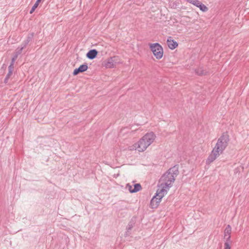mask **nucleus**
<instances>
[{"instance_id": "obj_1", "label": "nucleus", "mask_w": 249, "mask_h": 249, "mask_svg": "<svg viewBox=\"0 0 249 249\" xmlns=\"http://www.w3.org/2000/svg\"><path fill=\"white\" fill-rule=\"evenodd\" d=\"M230 137L227 133H224L218 138L217 141L211 153L206 160V163L210 164L219 156L223 153L224 151L228 145Z\"/></svg>"}, {"instance_id": "obj_2", "label": "nucleus", "mask_w": 249, "mask_h": 249, "mask_svg": "<svg viewBox=\"0 0 249 249\" xmlns=\"http://www.w3.org/2000/svg\"><path fill=\"white\" fill-rule=\"evenodd\" d=\"M178 173L177 167L174 166L170 168L160 178L158 190L162 191L163 193L166 194L170 188L172 186Z\"/></svg>"}, {"instance_id": "obj_3", "label": "nucleus", "mask_w": 249, "mask_h": 249, "mask_svg": "<svg viewBox=\"0 0 249 249\" xmlns=\"http://www.w3.org/2000/svg\"><path fill=\"white\" fill-rule=\"evenodd\" d=\"M156 138L154 132H148L131 146L130 150L137 151L141 153L143 152L155 142Z\"/></svg>"}, {"instance_id": "obj_4", "label": "nucleus", "mask_w": 249, "mask_h": 249, "mask_svg": "<svg viewBox=\"0 0 249 249\" xmlns=\"http://www.w3.org/2000/svg\"><path fill=\"white\" fill-rule=\"evenodd\" d=\"M148 46L150 51L156 59L160 60L163 57L164 54L163 48L160 44L151 43H149Z\"/></svg>"}, {"instance_id": "obj_5", "label": "nucleus", "mask_w": 249, "mask_h": 249, "mask_svg": "<svg viewBox=\"0 0 249 249\" xmlns=\"http://www.w3.org/2000/svg\"><path fill=\"white\" fill-rule=\"evenodd\" d=\"M162 191L157 190L156 196L152 198L150 202V206L152 209L157 208L159 206L162 198L166 195Z\"/></svg>"}, {"instance_id": "obj_6", "label": "nucleus", "mask_w": 249, "mask_h": 249, "mask_svg": "<svg viewBox=\"0 0 249 249\" xmlns=\"http://www.w3.org/2000/svg\"><path fill=\"white\" fill-rule=\"evenodd\" d=\"M126 189H128L130 193H134L141 191L142 187L140 183H137L133 181L126 184Z\"/></svg>"}, {"instance_id": "obj_7", "label": "nucleus", "mask_w": 249, "mask_h": 249, "mask_svg": "<svg viewBox=\"0 0 249 249\" xmlns=\"http://www.w3.org/2000/svg\"><path fill=\"white\" fill-rule=\"evenodd\" d=\"M186 1L199 8L203 12H207L208 10V8L199 0H186Z\"/></svg>"}, {"instance_id": "obj_8", "label": "nucleus", "mask_w": 249, "mask_h": 249, "mask_svg": "<svg viewBox=\"0 0 249 249\" xmlns=\"http://www.w3.org/2000/svg\"><path fill=\"white\" fill-rule=\"evenodd\" d=\"M167 45L168 48L171 50H174L178 46V43L171 36H169L167 38Z\"/></svg>"}, {"instance_id": "obj_9", "label": "nucleus", "mask_w": 249, "mask_h": 249, "mask_svg": "<svg viewBox=\"0 0 249 249\" xmlns=\"http://www.w3.org/2000/svg\"><path fill=\"white\" fill-rule=\"evenodd\" d=\"M104 66L107 69L113 68L115 67V62L113 57L107 59L103 63Z\"/></svg>"}, {"instance_id": "obj_10", "label": "nucleus", "mask_w": 249, "mask_h": 249, "mask_svg": "<svg viewBox=\"0 0 249 249\" xmlns=\"http://www.w3.org/2000/svg\"><path fill=\"white\" fill-rule=\"evenodd\" d=\"M88 69L87 64H84L80 65L78 68L74 70L73 71V75H76L80 72L86 71Z\"/></svg>"}, {"instance_id": "obj_11", "label": "nucleus", "mask_w": 249, "mask_h": 249, "mask_svg": "<svg viewBox=\"0 0 249 249\" xmlns=\"http://www.w3.org/2000/svg\"><path fill=\"white\" fill-rule=\"evenodd\" d=\"M97 54L98 52L96 50L93 49L89 51L87 53L86 56L88 58L93 59L97 56Z\"/></svg>"}, {"instance_id": "obj_12", "label": "nucleus", "mask_w": 249, "mask_h": 249, "mask_svg": "<svg viewBox=\"0 0 249 249\" xmlns=\"http://www.w3.org/2000/svg\"><path fill=\"white\" fill-rule=\"evenodd\" d=\"M231 232V228L230 225H228L224 231V237L227 240H229L230 239Z\"/></svg>"}, {"instance_id": "obj_13", "label": "nucleus", "mask_w": 249, "mask_h": 249, "mask_svg": "<svg viewBox=\"0 0 249 249\" xmlns=\"http://www.w3.org/2000/svg\"><path fill=\"white\" fill-rule=\"evenodd\" d=\"M196 73L199 75H202L206 74V72L202 68H198L196 70Z\"/></svg>"}, {"instance_id": "obj_14", "label": "nucleus", "mask_w": 249, "mask_h": 249, "mask_svg": "<svg viewBox=\"0 0 249 249\" xmlns=\"http://www.w3.org/2000/svg\"><path fill=\"white\" fill-rule=\"evenodd\" d=\"M41 0H37L36 2L35 3V4L34 5V6H33L31 10L30 11V14H32L34 11L35 10V9L37 7V6H38V4L39 3V2H40Z\"/></svg>"}, {"instance_id": "obj_15", "label": "nucleus", "mask_w": 249, "mask_h": 249, "mask_svg": "<svg viewBox=\"0 0 249 249\" xmlns=\"http://www.w3.org/2000/svg\"><path fill=\"white\" fill-rule=\"evenodd\" d=\"M224 246H225L224 249H231V247L228 242L225 243Z\"/></svg>"}]
</instances>
